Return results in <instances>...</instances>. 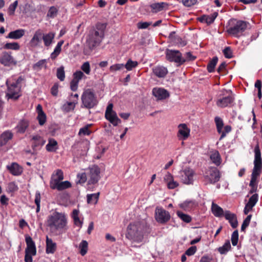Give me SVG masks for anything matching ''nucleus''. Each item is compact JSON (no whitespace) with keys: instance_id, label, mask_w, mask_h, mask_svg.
I'll use <instances>...</instances> for the list:
<instances>
[{"instance_id":"obj_1","label":"nucleus","mask_w":262,"mask_h":262,"mask_svg":"<svg viewBox=\"0 0 262 262\" xmlns=\"http://www.w3.org/2000/svg\"><path fill=\"white\" fill-rule=\"evenodd\" d=\"M67 218L64 213L55 211L48 217L47 226L51 230L64 232L68 229Z\"/></svg>"},{"instance_id":"obj_2","label":"nucleus","mask_w":262,"mask_h":262,"mask_svg":"<svg viewBox=\"0 0 262 262\" xmlns=\"http://www.w3.org/2000/svg\"><path fill=\"white\" fill-rule=\"evenodd\" d=\"M105 25L99 23L96 26V29L91 30L86 39V44L90 51L99 46L104 36Z\"/></svg>"},{"instance_id":"obj_3","label":"nucleus","mask_w":262,"mask_h":262,"mask_svg":"<svg viewBox=\"0 0 262 262\" xmlns=\"http://www.w3.org/2000/svg\"><path fill=\"white\" fill-rule=\"evenodd\" d=\"M24 79L21 76H19L17 79L12 76L7 80L6 97L8 99L17 100L21 96V85L20 83Z\"/></svg>"},{"instance_id":"obj_4","label":"nucleus","mask_w":262,"mask_h":262,"mask_svg":"<svg viewBox=\"0 0 262 262\" xmlns=\"http://www.w3.org/2000/svg\"><path fill=\"white\" fill-rule=\"evenodd\" d=\"M254 152V167L252 170L251 180L249 184L251 187H253L256 184L257 178L260 175L262 169V158L258 144H257L255 146Z\"/></svg>"},{"instance_id":"obj_5","label":"nucleus","mask_w":262,"mask_h":262,"mask_svg":"<svg viewBox=\"0 0 262 262\" xmlns=\"http://www.w3.org/2000/svg\"><path fill=\"white\" fill-rule=\"evenodd\" d=\"M144 227L140 223L130 224L127 227L126 237L135 242H141L143 239Z\"/></svg>"},{"instance_id":"obj_6","label":"nucleus","mask_w":262,"mask_h":262,"mask_svg":"<svg viewBox=\"0 0 262 262\" xmlns=\"http://www.w3.org/2000/svg\"><path fill=\"white\" fill-rule=\"evenodd\" d=\"M248 23L243 20H238L231 19L229 22V27L227 32L236 37L241 36L243 32L246 30Z\"/></svg>"},{"instance_id":"obj_7","label":"nucleus","mask_w":262,"mask_h":262,"mask_svg":"<svg viewBox=\"0 0 262 262\" xmlns=\"http://www.w3.org/2000/svg\"><path fill=\"white\" fill-rule=\"evenodd\" d=\"M81 107L91 109L96 106L98 101L96 94L92 89L85 90L81 95Z\"/></svg>"},{"instance_id":"obj_8","label":"nucleus","mask_w":262,"mask_h":262,"mask_svg":"<svg viewBox=\"0 0 262 262\" xmlns=\"http://www.w3.org/2000/svg\"><path fill=\"white\" fill-rule=\"evenodd\" d=\"M234 98L230 90H223L217 95L216 104L221 108L230 106L233 102Z\"/></svg>"},{"instance_id":"obj_9","label":"nucleus","mask_w":262,"mask_h":262,"mask_svg":"<svg viewBox=\"0 0 262 262\" xmlns=\"http://www.w3.org/2000/svg\"><path fill=\"white\" fill-rule=\"evenodd\" d=\"M100 169L96 165L90 167L87 172L88 185H95L97 184L100 178Z\"/></svg>"},{"instance_id":"obj_10","label":"nucleus","mask_w":262,"mask_h":262,"mask_svg":"<svg viewBox=\"0 0 262 262\" xmlns=\"http://www.w3.org/2000/svg\"><path fill=\"white\" fill-rule=\"evenodd\" d=\"M166 59L170 62H174L178 66L182 65L185 60L183 59L181 53L178 50L167 49L166 52Z\"/></svg>"},{"instance_id":"obj_11","label":"nucleus","mask_w":262,"mask_h":262,"mask_svg":"<svg viewBox=\"0 0 262 262\" xmlns=\"http://www.w3.org/2000/svg\"><path fill=\"white\" fill-rule=\"evenodd\" d=\"M204 178L207 183L214 184L220 180V172L215 167L209 168L205 172Z\"/></svg>"},{"instance_id":"obj_12","label":"nucleus","mask_w":262,"mask_h":262,"mask_svg":"<svg viewBox=\"0 0 262 262\" xmlns=\"http://www.w3.org/2000/svg\"><path fill=\"white\" fill-rule=\"evenodd\" d=\"M155 214L156 221L160 224H165L170 219L169 212L161 207H157L155 209Z\"/></svg>"},{"instance_id":"obj_13","label":"nucleus","mask_w":262,"mask_h":262,"mask_svg":"<svg viewBox=\"0 0 262 262\" xmlns=\"http://www.w3.org/2000/svg\"><path fill=\"white\" fill-rule=\"evenodd\" d=\"M180 179L185 184H192L194 181V172L190 168H186L181 172Z\"/></svg>"},{"instance_id":"obj_14","label":"nucleus","mask_w":262,"mask_h":262,"mask_svg":"<svg viewBox=\"0 0 262 262\" xmlns=\"http://www.w3.org/2000/svg\"><path fill=\"white\" fill-rule=\"evenodd\" d=\"M0 63L4 66H10L16 64V61L10 52H3L0 57Z\"/></svg>"},{"instance_id":"obj_15","label":"nucleus","mask_w":262,"mask_h":262,"mask_svg":"<svg viewBox=\"0 0 262 262\" xmlns=\"http://www.w3.org/2000/svg\"><path fill=\"white\" fill-rule=\"evenodd\" d=\"M42 36V31L41 29L37 30L29 42L30 46L33 48L38 47L41 42Z\"/></svg>"},{"instance_id":"obj_16","label":"nucleus","mask_w":262,"mask_h":262,"mask_svg":"<svg viewBox=\"0 0 262 262\" xmlns=\"http://www.w3.org/2000/svg\"><path fill=\"white\" fill-rule=\"evenodd\" d=\"M32 147L34 151L39 150L45 144L46 141L39 135H34L32 137Z\"/></svg>"},{"instance_id":"obj_17","label":"nucleus","mask_w":262,"mask_h":262,"mask_svg":"<svg viewBox=\"0 0 262 262\" xmlns=\"http://www.w3.org/2000/svg\"><path fill=\"white\" fill-rule=\"evenodd\" d=\"M152 92L158 100L165 99L169 96L168 91L162 88H154Z\"/></svg>"},{"instance_id":"obj_18","label":"nucleus","mask_w":262,"mask_h":262,"mask_svg":"<svg viewBox=\"0 0 262 262\" xmlns=\"http://www.w3.org/2000/svg\"><path fill=\"white\" fill-rule=\"evenodd\" d=\"M25 240L27 244L25 252L31 253L33 254V255H35L36 254V249L34 242L33 241L31 237L29 235H26Z\"/></svg>"},{"instance_id":"obj_19","label":"nucleus","mask_w":262,"mask_h":262,"mask_svg":"<svg viewBox=\"0 0 262 262\" xmlns=\"http://www.w3.org/2000/svg\"><path fill=\"white\" fill-rule=\"evenodd\" d=\"M178 136L183 140L187 139L190 135V129L186 124H180L178 126Z\"/></svg>"},{"instance_id":"obj_20","label":"nucleus","mask_w":262,"mask_h":262,"mask_svg":"<svg viewBox=\"0 0 262 262\" xmlns=\"http://www.w3.org/2000/svg\"><path fill=\"white\" fill-rule=\"evenodd\" d=\"M55 34L54 32H49L47 33H43L42 40L45 47H49L54 43Z\"/></svg>"},{"instance_id":"obj_21","label":"nucleus","mask_w":262,"mask_h":262,"mask_svg":"<svg viewBox=\"0 0 262 262\" xmlns=\"http://www.w3.org/2000/svg\"><path fill=\"white\" fill-rule=\"evenodd\" d=\"M224 216L229 221L233 228H235L237 227L238 222L236 216L234 213H231L229 210H226L225 211Z\"/></svg>"},{"instance_id":"obj_22","label":"nucleus","mask_w":262,"mask_h":262,"mask_svg":"<svg viewBox=\"0 0 262 262\" xmlns=\"http://www.w3.org/2000/svg\"><path fill=\"white\" fill-rule=\"evenodd\" d=\"M71 187V183L68 181L63 182L58 181L56 180V183L51 184V188L52 189H57L58 190H62Z\"/></svg>"},{"instance_id":"obj_23","label":"nucleus","mask_w":262,"mask_h":262,"mask_svg":"<svg viewBox=\"0 0 262 262\" xmlns=\"http://www.w3.org/2000/svg\"><path fill=\"white\" fill-rule=\"evenodd\" d=\"M152 71L154 74L159 78H164L168 73L167 68L163 66H156L153 68Z\"/></svg>"},{"instance_id":"obj_24","label":"nucleus","mask_w":262,"mask_h":262,"mask_svg":"<svg viewBox=\"0 0 262 262\" xmlns=\"http://www.w3.org/2000/svg\"><path fill=\"white\" fill-rule=\"evenodd\" d=\"M46 253L47 254H53L57 248L56 243L54 242L51 238L48 236H46Z\"/></svg>"},{"instance_id":"obj_25","label":"nucleus","mask_w":262,"mask_h":262,"mask_svg":"<svg viewBox=\"0 0 262 262\" xmlns=\"http://www.w3.org/2000/svg\"><path fill=\"white\" fill-rule=\"evenodd\" d=\"M218 13L215 12L210 15H204L201 16V17H200L199 20L202 23H205L207 25H210L213 23Z\"/></svg>"},{"instance_id":"obj_26","label":"nucleus","mask_w":262,"mask_h":262,"mask_svg":"<svg viewBox=\"0 0 262 262\" xmlns=\"http://www.w3.org/2000/svg\"><path fill=\"white\" fill-rule=\"evenodd\" d=\"M106 119L108 120L114 126H117L121 122L120 119L118 117L115 112L105 114Z\"/></svg>"},{"instance_id":"obj_27","label":"nucleus","mask_w":262,"mask_h":262,"mask_svg":"<svg viewBox=\"0 0 262 262\" xmlns=\"http://www.w3.org/2000/svg\"><path fill=\"white\" fill-rule=\"evenodd\" d=\"M25 34V30L24 29H17L10 32L6 38L12 39H18L21 38Z\"/></svg>"},{"instance_id":"obj_28","label":"nucleus","mask_w":262,"mask_h":262,"mask_svg":"<svg viewBox=\"0 0 262 262\" xmlns=\"http://www.w3.org/2000/svg\"><path fill=\"white\" fill-rule=\"evenodd\" d=\"M7 167L10 172L14 176L20 175L23 171L21 167L16 163H13L11 165H8Z\"/></svg>"},{"instance_id":"obj_29","label":"nucleus","mask_w":262,"mask_h":262,"mask_svg":"<svg viewBox=\"0 0 262 262\" xmlns=\"http://www.w3.org/2000/svg\"><path fill=\"white\" fill-rule=\"evenodd\" d=\"M78 102L77 100H73L70 102H67L61 107V110L63 112L69 113L74 110L76 105Z\"/></svg>"},{"instance_id":"obj_30","label":"nucleus","mask_w":262,"mask_h":262,"mask_svg":"<svg viewBox=\"0 0 262 262\" xmlns=\"http://www.w3.org/2000/svg\"><path fill=\"white\" fill-rule=\"evenodd\" d=\"M211 210L213 215L216 217H222L224 216L225 212L223 209L217 204L212 202Z\"/></svg>"},{"instance_id":"obj_31","label":"nucleus","mask_w":262,"mask_h":262,"mask_svg":"<svg viewBox=\"0 0 262 262\" xmlns=\"http://www.w3.org/2000/svg\"><path fill=\"white\" fill-rule=\"evenodd\" d=\"M13 134L10 131H6L0 135V146L6 144L9 140L12 139Z\"/></svg>"},{"instance_id":"obj_32","label":"nucleus","mask_w":262,"mask_h":262,"mask_svg":"<svg viewBox=\"0 0 262 262\" xmlns=\"http://www.w3.org/2000/svg\"><path fill=\"white\" fill-rule=\"evenodd\" d=\"M29 126V121L27 120L23 119L20 120L16 127L17 132L20 134L24 133Z\"/></svg>"},{"instance_id":"obj_33","label":"nucleus","mask_w":262,"mask_h":262,"mask_svg":"<svg viewBox=\"0 0 262 262\" xmlns=\"http://www.w3.org/2000/svg\"><path fill=\"white\" fill-rule=\"evenodd\" d=\"M46 150L49 152L56 151L58 149L57 142L54 139L50 138L46 146Z\"/></svg>"},{"instance_id":"obj_34","label":"nucleus","mask_w":262,"mask_h":262,"mask_svg":"<svg viewBox=\"0 0 262 262\" xmlns=\"http://www.w3.org/2000/svg\"><path fill=\"white\" fill-rule=\"evenodd\" d=\"M64 43V40H61L59 41L57 45L56 46L54 51L51 54L50 58L54 60L56 58V57L59 55L61 51V46Z\"/></svg>"},{"instance_id":"obj_35","label":"nucleus","mask_w":262,"mask_h":262,"mask_svg":"<svg viewBox=\"0 0 262 262\" xmlns=\"http://www.w3.org/2000/svg\"><path fill=\"white\" fill-rule=\"evenodd\" d=\"M167 6V4L165 3H156L150 5L153 12L157 13L164 9Z\"/></svg>"},{"instance_id":"obj_36","label":"nucleus","mask_w":262,"mask_h":262,"mask_svg":"<svg viewBox=\"0 0 262 262\" xmlns=\"http://www.w3.org/2000/svg\"><path fill=\"white\" fill-rule=\"evenodd\" d=\"M210 158L212 163L216 166L220 165L221 163V158L218 151L215 150L212 152L210 154Z\"/></svg>"},{"instance_id":"obj_37","label":"nucleus","mask_w":262,"mask_h":262,"mask_svg":"<svg viewBox=\"0 0 262 262\" xmlns=\"http://www.w3.org/2000/svg\"><path fill=\"white\" fill-rule=\"evenodd\" d=\"M63 179V172L60 170L58 169L56 170V173L53 174L52 176V180L51 181V185L56 183V180L57 182L61 181Z\"/></svg>"},{"instance_id":"obj_38","label":"nucleus","mask_w":262,"mask_h":262,"mask_svg":"<svg viewBox=\"0 0 262 262\" xmlns=\"http://www.w3.org/2000/svg\"><path fill=\"white\" fill-rule=\"evenodd\" d=\"M99 193L89 194L87 195V202L89 204H96L98 200Z\"/></svg>"},{"instance_id":"obj_39","label":"nucleus","mask_w":262,"mask_h":262,"mask_svg":"<svg viewBox=\"0 0 262 262\" xmlns=\"http://www.w3.org/2000/svg\"><path fill=\"white\" fill-rule=\"evenodd\" d=\"M79 211L74 209L72 212V217L74 220V224L76 226L81 227L82 225V222L80 221L79 216Z\"/></svg>"},{"instance_id":"obj_40","label":"nucleus","mask_w":262,"mask_h":262,"mask_svg":"<svg viewBox=\"0 0 262 262\" xmlns=\"http://www.w3.org/2000/svg\"><path fill=\"white\" fill-rule=\"evenodd\" d=\"M79 248L80 249V253L82 256L86 254L88 249V243L85 240H82L79 244Z\"/></svg>"},{"instance_id":"obj_41","label":"nucleus","mask_w":262,"mask_h":262,"mask_svg":"<svg viewBox=\"0 0 262 262\" xmlns=\"http://www.w3.org/2000/svg\"><path fill=\"white\" fill-rule=\"evenodd\" d=\"M4 48L5 49L17 51L20 49V46L16 42H8L4 45Z\"/></svg>"},{"instance_id":"obj_42","label":"nucleus","mask_w":262,"mask_h":262,"mask_svg":"<svg viewBox=\"0 0 262 262\" xmlns=\"http://www.w3.org/2000/svg\"><path fill=\"white\" fill-rule=\"evenodd\" d=\"M177 214L180 219L186 223H190L192 220L191 217L190 215L185 214L180 211H178Z\"/></svg>"},{"instance_id":"obj_43","label":"nucleus","mask_w":262,"mask_h":262,"mask_svg":"<svg viewBox=\"0 0 262 262\" xmlns=\"http://www.w3.org/2000/svg\"><path fill=\"white\" fill-rule=\"evenodd\" d=\"M231 249V245L229 241H227L223 246L219 248V251L222 254H226Z\"/></svg>"},{"instance_id":"obj_44","label":"nucleus","mask_w":262,"mask_h":262,"mask_svg":"<svg viewBox=\"0 0 262 262\" xmlns=\"http://www.w3.org/2000/svg\"><path fill=\"white\" fill-rule=\"evenodd\" d=\"M46 59L40 60L33 66V69L36 71H39L43 67H46Z\"/></svg>"},{"instance_id":"obj_45","label":"nucleus","mask_w":262,"mask_h":262,"mask_svg":"<svg viewBox=\"0 0 262 262\" xmlns=\"http://www.w3.org/2000/svg\"><path fill=\"white\" fill-rule=\"evenodd\" d=\"M214 122L216 125V129L218 133H221V129H223L224 123L222 118L219 117H215Z\"/></svg>"},{"instance_id":"obj_46","label":"nucleus","mask_w":262,"mask_h":262,"mask_svg":"<svg viewBox=\"0 0 262 262\" xmlns=\"http://www.w3.org/2000/svg\"><path fill=\"white\" fill-rule=\"evenodd\" d=\"M218 58L217 57H214L210 61L207 65V70L209 72L211 73L214 71V68L217 62Z\"/></svg>"},{"instance_id":"obj_47","label":"nucleus","mask_w":262,"mask_h":262,"mask_svg":"<svg viewBox=\"0 0 262 262\" xmlns=\"http://www.w3.org/2000/svg\"><path fill=\"white\" fill-rule=\"evenodd\" d=\"M258 196L257 194L252 195L249 199L248 202L246 204L250 208H252L255 205L258 201Z\"/></svg>"},{"instance_id":"obj_48","label":"nucleus","mask_w":262,"mask_h":262,"mask_svg":"<svg viewBox=\"0 0 262 262\" xmlns=\"http://www.w3.org/2000/svg\"><path fill=\"white\" fill-rule=\"evenodd\" d=\"M138 64V63L136 61H133L130 59H128L124 65V67L128 71H131L133 68H136Z\"/></svg>"},{"instance_id":"obj_49","label":"nucleus","mask_w":262,"mask_h":262,"mask_svg":"<svg viewBox=\"0 0 262 262\" xmlns=\"http://www.w3.org/2000/svg\"><path fill=\"white\" fill-rule=\"evenodd\" d=\"M57 77L61 81H63L65 78V72L64 67L61 66L57 69L56 73Z\"/></svg>"},{"instance_id":"obj_50","label":"nucleus","mask_w":262,"mask_h":262,"mask_svg":"<svg viewBox=\"0 0 262 262\" xmlns=\"http://www.w3.org/2000/svg\"><path fill=\"white\" fill-rule=\"evenodd\" d=\"M194 202L192 201H186L180 205V207L186 210L191 209L194 206Z\"/></svg>"},{"instance_id":"obj_51","label":"nucleus","mask_w":262,"mask_h":262,"mask_svg":"<svg viewBox=\"0 0 262 262\" xmlns=\"http://www.w3.org/2000/svg\"><path fill=\"white\" fill-rule=\"evenodd\" d=\"M231 131V127L230 125H226L224 127V130L221 129V133H219L221 134L220 140H222L224 137H226L227 134H228Z\"/></svg>"},{"instance_id":"obj_52","label":"nucleus","mask_w":262,"mask_h":262,"mask_svg":"<svg viewBox=\"0 0 262 262\" xmlns=\"http://www.w3.org/2000/svg\"><path fill=\"white\" fill-rule=\"evenodd\" d=\"M73 80L77 81L78 82H79V81L82 78H86V76L84 75L83 73L80 71H78L74 73L73 74Z\"/></svg>"},{"instance_id":"obj_53","label":"nucleus","mask_w":262,"mask_h":262,"mask_svg":"<svg viewBox=\"0 0 262 262\" xmlns=\"http://www.w3.org/2000/svg\"><path fill=\"white\" fill-rule=\"evenodd\" d=\"M231 242L233 246H236L238 241V232L237 230L233 231L231 235Z\"/></svg>"},{"instance_id":"obj_54","label":"nucleus","mask_w":262,"mask_h":262,"mask_svg":"<svg viewBox=\"0 0 262 262\" xmlns=\"http://www.w3.org/2000/svg\"><path fill=\"white\" fill-rule=\"evenodd\" d=\"M37 119L38 121L39 124L40 125H43L46 122V115L45 113H39L38 114Z\"/></svg>"},{"instance_id":"obj_55","label":"nucleus","mask_w":262,"mask_h":262,"mask_svg":"<svg viewBox=\"0 0 262 262\" xmlns=\"http://www.w3.org/2000/svg\"><path fill=\"white\" fill-rule=\"evenodd\" d=\"M251 217H252L251 215H249L244 220V221L242 225V227H241V231H244L245 229L249 226V223L250 222Z\"/></svg>"},{"instance_id":"obj_56","label":"nucleus","mask_w":262,"mask_h":262,"mask_svg":"<svg viewBox=\"0 0 262 262\" xmlns=\"http://www.w3.org/2000/svg\"><path fill=\"white\" fill-rule=\"evenodd\" d=\"M81 69L87 75H89L91 72L90 63L88 61L84 62L81 67Z\"/></svg>"},{"instance_id":"obj_57","label":"nucleus","mask_w":262,"mask_h":262,"mask_svg":"<svg viewBox=\"0 0 262 262\" xmlns=\"http://www.w3.org/2000/svg\"><path fill=\"white\" fill-rule=\"evenodd\" d=\"M18 5V1H15L13 3L11 4L8 8V13L10 15H12L14 14L15 9Z\"/></svg>"},{"instance_id":"obj_58","label":"nucleus","mask_w":262,"mask_h":262,"mask_svg":"<svg viewBox=\"0 0 262 262\" xmlns=\"http://www.w3.org/2000/svg\"><path fill=\"white\" fill-rule=\"evenodd\" d=\"M58 10L55 7H51L48 13H47V16L51 17V18H54L57 14Z\"/></svg>"},{"instance_id":"obj_59","label":"nucleus","mask_w":262,"mask_h":262,"mask_svg":"<svg viewBox=\"0 0 262 262\" xmlns=\"http://www.w3.org/2000/svg\"><path fill=\"white\" fill-rule=\"evenodd\" d=\"M124 67V65L122 63H117L111 66L110 70L111 72H114L120 70Z\"/></svg>"},{"instance_id":"obj_60","label":"nucleus","mask_w":262,"mask_h":262,"mask_svg":"<svg viewBox=\"0 0 262 262\" xmlns=\"http://www.w3.org/2000/svg\"><path fill=\"white\" fill-rule=\"evenodd\" d=\"M196 250L197 249L196 246H191L186 251L185 255L188 256L193 255L196 252Z\"/></svg>"},{"instance_id":"obj_61","label":"nucleus","mask_w":262,"mask_h":262,"mask_svg":"<svg viewBox=\"0 0 262 262\" xmlns=\"http://www.w3.org/2000/svg\"><path fill=\"white\" fill-rule=\"evenodd\" d=\"M223 53L225 57L230 58L232 57V51L230 47H226L224 50Z\"/></svg>"},{"instance_id":"obj_62","label":"nucleus","mask_w":262,"mask_h":262,"mask_svg":"<svg viewBox=\"0 0 262 262\" xmlns=\"http://www.w3.org/2000/svg\"><path fill=\"white\" fill-rule=\"evenodd\" d=\"M90 131L89 129V126H86L82 128H81L79 131V135H89L90 134Z\"/></svg>"},{"instance_id":"obj_63","label":"nucleus","mask_w":262,"mask_h":262,"mask_svg":"<svg viewBox=\"0 0 262 262\" xmlns=\"http://www.w3.org/2000/svg\"><path fill=\"white\" fill-rule=\"evenodd\" d=\"M151 24V23L149 22H139L137 24V27L140 29H144L148 28Z\"/></svg>"},{"instance_id":"obj_64","label":"nucleus","mask_w":262,"mask_h":262,"mask_svg":"<svg viewBox=\"0 0 262 262\" xmlns=\"http://www.w3.org/2000/svg\"><path fill=\"white\" fill-rule=\"evenodd\" d=\"M167 185L169 189H174L178 186L179 183L173 179L170 181L168 182Z\"/></svg>"}]
</instances>
